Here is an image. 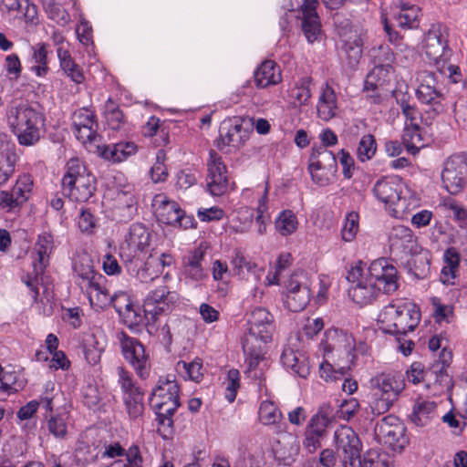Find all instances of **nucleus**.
<instances>
[{
    "label": "nucleus",
    "mask_w": 467,
    "mask_h": 467,
    "mask_svg": "<svg viewBox=\"0 0 467 467\" xmlns=\"http://www.w3.org/2000/svg\"><path fill=\"white\" fill-rule=\"evenodd\" d=\"M59 65L63 72L75 84H81L85 81V76L82 68L71 57L68 50L63 47L57 49Z\"/></svg>",
    "instance_id": "obj_37"
},
{
    "label": "nucleus",
    "mask_w": 467,
    "mask_h": 467,
    "mask_svg": "<svg viewBox=\"0 0 467 467\" xmlns=\"http://www.w3.org/2000/svg\"><path fill=\"white\" fill-rule=\"evenodd\" d=\"M207 170L208 174H221L227 175V169L225 164L223 163L222 157L214 150H210L209 152V160L207 161Z\"/></svg>",
    "instance_id": "obj_60"
},
{
    "label": "nucleus",
    "mask_w": 467,
    "mask_h": 467,
    "mask_svg": "<svg viewBox=\"0 0 467 467\" xmlns=\"http://www.w3.org/2000/svg\"><path fill=\"white\" fill-rule=\"evenodd\" d=\"M377 144L373 135L366 134L361 137L358 149L357 156L360 161H366L373 158L376 154Z\"/></svg>",
    "instance_id": "obj_50"
},
{
    "label": "nucleus",
    "mask_w": 467,
    "mask_h": 467,
    "mask_svg": "<svg viewBox=\"0 0 467 467\" xmlns=\"http://www.w3.org/2000/svg\"><path fill=\"white\" fill-rule=\"evenodd\" d=\"M99 156L106 161L121 162L136 154L138 147L131 141H120L114 144L98 146Z\"/></svg>",
    "instance_id": "obj_28"
},
{
    "label": "nucleus",
    "mask_w": 467,
    "mask_h": 467,
    "mask_svg": "<svg viewBox=\"0 0 467 467\" xmlns=\"http://www.w3.org/2000/svg\"><path fill=\"white\" fill-rule=\"evenodd\" d=\"M377 390H372L371 400L369 401L370 411L375 416L382 415L389 410L396 401L386 395H380Z\"/></svg>",
    "instance_id": "obj_48"
},
{
    "label": "nucleus",
    "mask_w": 467,
    "mask_h": 467,
    "mask_svg": "<svg viewBox=\"0 0 467 467\" xmlns=\"http://www.w3.org/2000/svg\"><path fill=\"white\" fill-rule=\"evenodd\" d=\"M120 348L125 360L132 367L137 376L145 380L150 374V361L144 346L139 339L121 333Z\"/></svg>",
    "instance_id": "obj_12"
},
{
    "label": "nucleus",
    "mask_w": 467,
    "mask_h": 467,
    "mask_svg": "<svg viewBox=\"0 0 467 467\" xmlns=\"http://www.w3.org/2000/svg\"><path fill=\"white\" fill-rule=\"evenodd\" d=\"M17 161L16 145L9 135L0 132V160Z\"/></svg>",
    "instance_id": "obj_59"
},
{
    "label": "nucleus",
    "mask_w": 467,
    "mask_h": 467,
    "mask_svg": "<svg viewBox=\"0 0 467 467\" xmlns=\"http://www.w3.org/2000/svg\"><path fill=\"white\" fill-rule=\"evenodd\" d=\"M156 414L158 422L157 432L164 439H170L173 434V420L172 416L175 411H168L165 413L161 410H153Z\"/></svg>",
    "instance_id": "obj_49"
},
{
    "label": "nucleus",
    "mask_w": 467,
    "mask_h": 467,
    "mask_svg": "<svg viewBox=\"0 0 467 467\" xmlns=\"http://www.w3.org/2000/svg\"><path fill=\"white\" fill-rule=\"evenodd\" d=\"M123 455L126 457L127 462H125V465L127 467L144 466V459L139 446L131 445L127 451H125Z\"/></svg>",
    "instance_id": "obj_62"
},
{
    "label": "nucleus",
    "mask_w": 467,
    "mask_h": 467,
    "mask_svg": "<svg viewBox=\"0 0 467 467\" xmlns=\"http://www.w3.org/2000/svg\"><path fill=\"white\" fill-rule=\"evenodd\" d=\"M308 171L314 183L326 186L337 172V158L324 147H313L308 160Z\"/></svg>",
    "instance_id": "obj_9"
},
{
    "label": "nucleus",
    "mask_w": 467,
    "mask_h": 467,
    "mask_svg": "<svg viewBox=\"0 0 467 467\" xmlns=\"http://www.w3.org/2000/svg\"><path fill=\"white\" fill-rule=\"evenodd\" d=\"M283 366L292 373L306 379L310 373V366L306 357L292 348H285L281 355Z\"/></svg>",
    "instance_id": "obj_29"
},
{
    "label": "nucleus",
    "mask_w": 467,
    "mask_h": 467,
    "mask_svg": "<svg viewBox=\"0 0 467 467\" xmlns=\"http://www.w3.org/2000/svg\"><path fill=\"white\" fill-rule=\"evenodd\" d=\"M137 212V202L130 190L117 191L112 206L113 216L119 222L130 220Z\"/></svg>",
    "instance_id": "obj_26"
},
{
    "label": "nucleus",
    "mask_w": 467,
    "mask_h": 467,
    "mask_svg": "<svg viewBox=\"0 0 467 467\" xmlns=\"http://www.w3.org/2000/svg\"><path fill=\"white\" fill-rule=\"evenodd\" d=\"M125 410L131 420H137L143 414V392L123 398Z\"/></svg>",
    "instance_id": "obj_51"
},
{
    "label": "nucleus",
    "mask_w": 467,
    "mask_h": 467,
    "mask_svg": "<svg viewBox=\"0 0 467 467\" xmlns=\"http://www.w3.org/2000/svg\"><path fill=\"white\" fill-rule=\"evenodd\" d=\"M22 389V383L16 379L15 372H4L0 377V390L6 393L17 392Z\"/></svg>",
    "instance_id": "obj_61"
},
{
    "label": "nucleus",
    "mask_w": 467,
    "mask_h": 467,
    "mask_svg": "<svg viewBox=\"0 0 467 467\" xmlns=\"http://www.w3.org/2000/svg\"><path fill=\"white\" fill-rule=\"evenodd\" d=\"M317 0H303L300 6L302 13V30L309 43L317 41L321 34V21L317 15Z\"/></svg>",
    "instance_id": "obj_25"
},
{
    "label": "nucleus",
    "mask_w": 467,
    "mask_h": 467,
    "mask_svg": "<svg viewBox=\"0 0 467 467\" xmlns=\"http://www.w3.org/2000/svg\"><path fill=\"white\" fill-rule=\"evenodd\" d=\"M327 338H331L332 342L327 343V348L329 351H332L336 348H340L344 347L345 352L347 354H350L352 350V343L354 342V338L351 336H348L347 333L342 330H335L333 332L327 333Z\"/></svg>",
    "instance_id": "obj_47"
},
{
    "label": "nucleus",
    "mask_w": 467,
    "mask_h": 467,
    "mask_svg": "<svg viewBox=\"0 0 467 467\" xmlns=\"http://www.w3.org/2000/svg\"><path fill=\"white\" fill-rule=\"evenodd\" d=\"M401 140L407 150L413 155L416 154L425 146L420 124L410 123V126H404Z\"/></svg>",
    "instance_id": "obj_38"
},
{
    "label": "nucleus",
    "mask_w": 467,
    "mask_h": 467,
    "mask_svg": "<svg viewBox=\"0 0 467 467\" xmlns=\"http://www.w3.org/2000/svg\"><path fill=\"white\" fill-rule=\"evenodd\" d=\"M448 28L442 24H432L424 35L421 49L430 63L443 72L446 62L450 59L451 50L448 46Z\"/></svg>",
    "instance_id": "obj_7"
},
{
    "label": "nucleus",
    "mask_w": 467,
    "mask_h": 467,
    "mask_svg": "<svg viewBox=\"0 0 467 467\" xmlns=\"http://www.w3.org/2000/svg\"><path fill=\"white\" fill-rule=\"evenodd\" d=\"M360 467H389V458L377 450H368L360 458Z\"/></svg>",
    "instance_id": "obj_52"
},
{
    "label": "nucleus",
    "mask_w": 467,
    "mask_h": 467,
    "mask_svg": "<svg viewBox=\"0 0 467 467\" xmlns=\"http://www.w3.org/2000/svg\"><path fill=\"white\" fill-rule=\"evenodd\" d=\"M449 209L452 213V217L458 225L467 231V210L452 201L449 203Z\"/></svg>",
    "instance_id": "obj_64"
},
{
    "label": "nucleus",
    "mask_w": 467,
    "mask_h": 467,
    "mask_svg": "<svg viewBox=\"0 0 467 467\" xmlns=\"http://www.w3.org/2000/svg\"><path fill=\"white\" fill-rule=\"evenodd\" d=\"M281 432V440L277 441L280 447L276 449V451L280 458L283 460L284 464L290 465L296 461V458L299 453V441L297 437L293 433L285 432L283 431Z\"/></svg>",
    "instance_id": "obj_36"
},
{
    "label": "nucleus",
    "mask_w": 467,
    "mask_h": 467,
    "mask_svg": "<svg viewBox=\"0 0 467 467\" xmlns=\"http://www.w3.org/2000/svg\"><path fill=\"white\" fill-rule=\"evenodd\" d=\"M53 235H38V240L35 245V251L38 256L37 262H34V271L36 277L26 281V286L31 291V296L34 302L37 301L38 292V275L43 272L48 263V257L53 250Z\"/></svg>",
    "instance_id": "obj_21"
},
{
    "label": "nucleus",
    "mask_w": 467,
    "mask_h": 467,
    "mask_svg": "<svg viewBox=\"0 0 467 467\" xmlns=\"http://www.w3.org/2000/svg\"><path fill=\"white\" fill-rule=\"evenodd\" d=\"M372 390H377L380 395H386L394 400H398L400 393L405 389V378L401 372L390 371L380 373L370 380Z\"/></svg>",
    "instance_id": "obj_23"
},
{
    "label": "nucleus",
    "mask_w": 467,
    "mask_h": 467,
    "mask_svg": "<svg viewBox=\"0 0 467 467\" xmlns=\"http://www.w3.org/2000/svg\"><path fill=\"white\" fill-rule=\"evenodd\" d=\"M78 225L82 232L91 233L96 229L97 220L88 210L82 209L78 218Z\"/></svg>",
    "instance_id": "obj_63"
},
{
    "label": "nucleus",
    "mask_w": 467,
    "mask_h": 467,
    "mask_svg": "<svg viewBox=\"0 0 467 467\" xmlns=\"http://www.w3.org/2000/svg\"><path fill=\"white\" fill-rule=\"evenodd\" d=\"M179 391L180 388L175 380V376L161 377L150 397L152 410L165 413L176 411L180 407Z\"/></svg>",
    "instance_id": "obj_11"
},
{
    "label": "nucleus",
    "mask_w": 467,
    "mask_h": 467,
    "mask_svg": "<svg viewBox=\"0 0 467 467\" xmlns=\"http://www.w3.org/2000/svg\"><path fill=\"white\" fill-rule=\"evenodd\" d=\"M178 300L179 295L176 292L170 291L165 285L150 291L143 304L145 325H154L158 317L168 312L171 309V306L174 305Z\"/></svg>",
    "instance_id": "obj_15"
},
{
    "label": "nucleus",
    "mask_w": 467,
    "mask_h": 467,
    "mask_svg": "<svg viewBox=\"0 0 467 467\" xmlns=\"http://www.w3.org/2000/svg\"><path fill=\"white\" fill-rule=\"evenodd\" d=\"M338 109L337 97L334 88L327 83L321 88L317 104V116L324 121L336 117Z\"/></svg>",
    "instance_id": "obj_30"
},
{
    "label": "nucleus",
    "mask_w": 467,
    "mask_h": 467,
    "mask_svg": "<svg viewBox=\"0 0 467 467\" xmlns=\"http://www.w3.org/2000/svg\"><path fill=\"white\" fill-rule=\"evenodd\" d=\"M417 98L420 101L425 104L433 105V109L439 111L441 109V101L442 94L438 88H431L427 85H419L416 90Z\"/></svg>",
    "instance_id": "obj_43"
},
{
    "label": "nucleus",
    "mask_w": 467,
    "mask_h": 467,
    "mask_svg": "<svg viewBox=\"0 0 467 467\" xmlns=\"http://www.w3.org/2000/svg\"><path fill=\"white\" fill-rule=\"evenodd\" d=\"M420 9L418 5L400 3L393 8V18L402 29H414L419 26Z\"/></svg>",
    "instance_id": "obj_33"
},
{
    "label": "nucleus",
    "mask_w": 467,
    "mask_h": 467,
    "mask_svg": "<svg viewBox=\"0 0 467 467\" xmlns=\"http://www.w3.org/2000/svg\"><path fill=\"white\" fill-rule=\"evenodd\" d=\"M33 186V181L28 174H23L16 180V184L11 189L13 197L15 196L16 202L23 204L30 196Z\"/></svg>",
    "instance_id": "obj_45"
},
{
    "label": "nucleus",
    "mask_w": 467,
    "mask_h": 467,
    "mask_svg": "<svg viewBox=\"0 0 467 467\" xmlns=\"http://www.w3.org/2000/svg\"><path fill=\"white\" fill-rule=\"evenodd\" d=\"M330 421L329 416L324 410H319L309 420L306 430L325 435L326 429Z\"/></svg>",
    "instance_id": "obj_56"
},
{
    "label": "nucleus",
    "mask_w": 467,
    "mask_h": 467,
    "mask_svg": "<svg viewBox=\"0 0 467 467\" xmlns=\"http://www.w3.org/2000/svg\"><path fill=\"white\" fill-rule=\"evenodd\" d=\"M228 187L227 175H207V189L212 195L222 196L228 191Z\"/></svg>",
    "instance_id": "obj_54"
},
{
    "label": "nucleus",
    "mask_w": 467,
    "mask_h": 467,
    "mask_svg": "<svg viewBox=\"0 0 467 467\" xmlns=\"http://www.w3.org/2000/svg\"><path fill=\"white\" fill-rule=\"evenodd\" d=\"M281 79L280 67L272 60L264 61L254 72V82L258 88L276 85Z\"/></svg>",
    "instance_id": "obj_35"
},
{
    "label": "nucleus",
    "mask_w": 467,
    "mask_h": 467,
    "mask_svg": "<svg viewBox=\"0 0 467 467\" xmlns=\"http://www.w3.org/2000/svg\"><path fill=\"white\" fill-rule=\"evenodd\" d=\"M105 276L94 270L92 261L88 260V280H77L78 285L87 295L90 306L97 311L112 306L116 312L122 313L119 299L127 301V294L119 292L111 296L104 285Z\"/></svg>",
    "instance_id": "obj_5"
},
{
    "label": "nucleus",
    "mask_w": 467,
    "mask_h": 467,
    "mask_svg": "<svg viewBox=\"0 0 467 467\" xmlns=\"http://www.w3.org/2000/svg\"><path fill=\"white\" fill-rule=\"evenodd\" d=\"M368 273L378 291L392 294L398 290V270L387 258L381 257L373 261L368 267Z\"/></svg>",
    "instance_id": "obj_17"
},
{
    "label": "nucleus",
    "mask_w": 467,
    "mask_h": 467,
    "mask_svg": "<svg viewBox=\"0 0 467 467\" xmlns=\"http://www.w3.org/2000/svg\"><path fill=\"white\" fill-rule=\"evenodd\" d=\"M7 119L20 145L29 147L38 142L44 118L32 106L21 102L10 107Z\"/></svg>",
    "instance_id": "obj_2"
},
{
    "label": "nucleus",
    "mask_w": 467,
    "mask_h": 467,
    "mask_svg": "<svg viewBox=\"0 0 467 467\" xmlns=\"http://www.w3.org/2000/svg\"><path fill=\"white\" fill-rule=\"evenodd\" d=\"M117 382L119 385L123 398L142 393L130 371L122 366L116 368Z\"/></svg>",
    "instance_id": "obj_42"
},
{
    "label": "nucleus",
    "mask_w": 467,
    "mask_h": 467,
    "mask_svg": "<svg viewBox=\"0 0 467 467\" xmlns=\"http://www.w3.org/2000/svg\"><path fill=\"white\" fill-rule=\"evenodd\" d=\"M420 320V310L410 301L390 303L379 313L378 319L383 332L396 336H405L413 331Z\"/></svg>",
    "instance_id": "obj_3"
},
{
    "label": "nucleus",
    "mask_w": 467,
    "mask_h": 467,
    "mask_svg": "<svg viewBox=\"0 0 467 467\" xmlns=\"http://www.w3.org/2000/svg\"><path fill=\"white\" fill-rule=\"evenodd\" d=\"M378 292V289L371 280L351 285V286L348 288L349 297L356 304L360 306L371 303L372 300L377 296Z\"/></svg>",
    "instance_id": "obj_39"
},
{
    "label": "nucleus",
    "mask_w": 467,
    "mask_h": 467,
    "mask_svg": "<svg viewBox=\"0 0 467 467\" xmlns=\"http://www.w3.org/2000/svg\"><path fill=\"white\" fill-rule=\"evenodd\" d=\"M337 456L344 467H360L362 445L358 434L348 426H340L334 433Z\"/></svg>",
    "instance_id": "obj_10"
},
{
    "label": "nucleus",
    "mask_w": 467,
    "mask_h": 467,
    "mask_svg": "<svg viewBox=\"0 0 467 467\" xmlns=\"http://www.w3.org/2000/svg\"><path fill=\"white\" fill-rule=\"evenodd\" d=\"M349 367L335 368L329 363H321L319 368L320 377L326 381L342 380V390L348 394H353L358 389V382L348 378Z\"/></svg>",
    "instance_id": "obj_27"
},
{
    "label": "nucleus",
    "mask_w": 467,
    "mask_h": 467,
    "mask_svg": "<svg viewBox=\"0 0 467 467\" xmlns=\"http://www.w3.org/2000/svg\"><path fill=\"white\" fill-rule=\"evenodd\" d=\"M240 373L237 369H230L227 373L226 387H225V399L229 402H233L237 394V389L240 387Z\"/></svg>",
    "instance_id": "obj_57"
},
{
    "label": "nucleus",
    "mask_w": 467,
    "mask_h": 467,
    "mask_svg": "<svg viewBox=\"0 0 467 467\" xmlns=\"http://www.w3.org/2000/svg\"><path fill=\"white\" fill-rule=\"evenodd\" d=\"M375 432L379 441L393 451H401L407 441L404 435L405 427L395 416L384 417L377 424Z\"/></svg>",
    "instance_id": "obj_19"
},
{
    "label": "nucleus",
    "mask_w": 467,
    "mask_h": 467,
    "mask_svg": "<svg viewBox=\"0 0 467 467\" xmlns=\"http://www.w3.org/2000/svg\"><path fill=\"white\" fill-rule=\"evenodd\" d=\"M443 188L450 194H458L467 186V157L463 154L450 156L441 171Z\"/></svg>",
    "instance_id": "obj_13"
},
{
    "label": "nucleus",
    "mask_w": 467,
    "mask_h": 467,
    "mask_svg": "<svg viewBox=\"0 0 467 467\" xmlns=\"http://www.w3.org/2000/svg\"><path fill=\"white\" fill-rule=\"evenodd\" d=\"M119 251L120 257L126 264L128 271L137 272L138 278L143 281L146 269H137V267L141 265L142 261L139 258L140 253L135 245L133 238L128 235L125 241L120 244Z\"/></svg>",
    "instance_id": "obj_32"
},
{
    "label": "nucleus",
    "mask_w": 467,
    "mask_h": 467,
    "mask_svg": "<svg viewBox=\"0 0 467 467\" xmlns=\"http://www.w3.org/2000/svg\"><path fill=\"white\" fill-rule=\"evenodd\" d=\"M47 47L37 43L30 47L28 63L30 70L38 78H44L49 71Z\"/></svg>",
    "instance_id": "obj_34"
},
{
    "label": "nucleus",
    "mask_w": 467,
    "mask_h": 467,
    "mask_svg": "<svg viewBox=\"0 0 467 467\" xmlns=\"http://www.w3.org/2000/svg\"><path fill=\"white\" fill-rule=\"evenodd\" d=\"M95 176L77 158L70 159L62 178L63 191L76 202L88 201L96 191Z\"/></svg>",
    "instance_id": "obj_4"
},
{
    "label": "nucleus",
    "mask_w": 467,
    "mask_h": 467,
    "mask_svg": "<svg viewBox=\"0 0 467 467\" xmlns=\"http://www.w3.org/2000/svg\"><path fill=\"white\" fill-rule=\"evenodd\" d=\"M154 215L159 223L176 226L182 216L180 205L164 193L156 194L151 202Z\"/></svg>",
    "instance_id": "obj_24"
},
{
    "label": "nucleus",
    "mask_w": 467,
    "mask_h": 467,
    "mask_svg": "<svg viewBox=\"0 0 467 467\" xmlns=\"http://www.w3.org/2000/svg\"><path fill=\"white\" fill-rule=\"evenodd\" d=\"M370 57L374 67L365 79L366 89H375L379 86H384L394 73L395 55L388 45L373 47L370 50Z\"/></svg>",
    "instance_id": "obj_8"
},
{
    "label": "nucleus",
    "mask_w": 467,
    "mask_h": 467,
    "mask_svg": "<svg viewBox=\"0 0 467 467\" xmlns=\"http://www.w3.org/2000/svg\"><path fill=\"white\" fill-rule=\"evenodd\" d=\"M165 160L164 150H160L156 155V162L150 169V177L155 183L164 182L168 177L167 168L164 164Z\"/></svg>",
    "instance_id": "obj_55"
},
{
    "label": "nucleus",
    "mask_w": 467,
    "mask_h": 467,
    "mask_svg": "<svg viewBox=\"0 0 467 467\" xmlns=\"http://www.w3.org/2000/svg\"><path fill=\"white\" fill-rule=\"evenodd\" d=\"M248 333L243 339L248 371L255 370L264 360L265 346L275 330L274 316L265 307H255L248 318Z\"/></svg>",
    "instance_id": "obj_1"
},
{
    "label": "nucleus",
    "mask_w": 467,
    "mask_h": 467,
    "mask_svg": "<svg viewBox=\"0 0 467 467\" xmlns=\"http://www.w3.org/2000/svg\"><path fill=\"white\" fill-rule=\"evenodd\" d=\"M275 224L278 232L293 234L297 229L298 221L295 213L290 210H284L276 217Z\"/></svg>",
    "instance_id": "obj_46"
},
{
    "label": "nucleus",
    "mask_w": 467,
    "mask_h": 467,
    "mask_svg": "<svg viewBox=\"0 0 467 467\" xmlns=\"http://www.w3.org/2000/svg\"><path fill=\"white\" fill-rule=\"evenodd\" d=\"M391 242L393 250L401 249L406 256L402 262L404 268L416 279H424L430 273L431 254L423 249L413 235H395Z\"/></svg>",
    "instance_id": "obj_6"
},
{
    "label": "nucleus",
    "mask_w": 467,
    "mask_h": 467,
    "mask_svg": "<svg viewBox=\"0 0 467 467\" xmlns=\"http://www.w3.org/2000/svg\"><path fill=\"white\" fill-rule=\"evenodd\" d=\"M41 4L47 17L58 26H65L70 23V15L56 0H41Z\"/></svg>",
    "instance_id": "obj_41"
},
{
    "label": "nucleus",
    "mask_w": 467,
    "mask_h": 467,
    "mask_svg": "<svg viewBox=\"0 0 467 467\" xmlns=\"http://www.w3.org/2000/svg\"><path fill=\"white\" fill-rule=\"evenodd\" d=\"M286 305L293 312H299L308 305L311 291L306 273L299 271L294 273L285 283Z\"/></svg>",
    "instance_id": "obj_16"
},
{
    "label": "nucleus",
    "mask_w": 467,
    "mask_h": 467,
    "mask_svg": "<svg viewBox=\"0 0 467 467\" xmlns=\"http://www.w3.org/2000/svg\"><path fill=\"white\" fill-rule=\"evenodd\" d=\"M250 119H245L238 116L225 119L220 126L219 138L216 145L223 150L225 147H231L234 150L240 149L249 139Z\"/></svg>",
    "instance_id": "obj_14"
},
{
    "label": "nucleus",
    "mask_w": 467,
    "mask_h": 467,
    "mask_svg": "<svg viewBox=\"0 0 467 467\" xmlns=\"http://www.w3.org/2000/svg\"><path fill=\"white\" fill-rule=\"evenodd\" d=\"M259 420L264 425H275L278 428V431H282L285 426V423H281L282 413L277 407L271 401L265 400L259 407Z\"/></svg>",
    "instance_id": "obj_40"
},
{
    "label": "nucleus",
    "mask_w": 467,
    "mask_h": 467,
    "mask_svg": "<svg viewBox=\"0 0 467 467\" xmlns=\"http://www.w3.org/2000/svg\"><path fill=\"white\" fill-rule=\"evenodd\" d=\"M206 249L207 246L201 244L182 259L184 273L193 281H202L206 276L202 265Z\"/></svg>",
    "instance_id": "obj_31"
},
{
    "label": "nucleus",
    "mask_w": 467,
    "mask_h": 467,
    "mask_svg": "<svg viewBox=\"0 0 467 467\" xmlns=\"http://www.w3.org/2000/svg\"><path fill=\"white\" fill-rule=\"evenodd\" d=\"M335 24L337 34L343 44V49L348 57V64L350 67H354L358 64L362 56V37L357 30H354L352 26H350L348 20L344 25H338L337 21H335Z\"/></svg>",
    "instance_id": "obj_22"
},
{
    "label": "nucleus",
    "mask_w": 467,
    "mask_h": 467,
    "mask_svg": "<svg viewBox=\"0 0 467 467\" xmlns=\"http://www.w3.org/2000/svg\"><path fill=\"white\" fill-rule=\"evenodd\" d=\"M176 370L184 374L189 379L199 382L202 379V361L201 358H195L192 362L179 361L176 364Z\"/></svg>",
    "instance_id": "obj_44"
},
{
    "label": "nucleus",
    "mask_w": 467,
    "mask_h": 467,
    "mask_svg": "<svg viewBox=\"0 0 467 467\" xmlns=\"http://www.w3.org/2000/svg\"><path fill=\"white\" fill-rule=\"evenodd\" d=\"M311 80L308 78L300 79L291 90V97L299 105H306L311 98Z\"/></svg>",
    "instance_id": "obj_53"
},
{
    "label": "nucleus",
    "mask_w": 467,
    "mask_h": 467,
    "mask_svg": "<svg viewBox=\"0 0 467 467\" xmlns=\"http://www.w3.org/2000/svg\"><path fill=\"white\" fill-rule=\"evenodd\" d=\"M47 429L57 439H64L67 433L66 420L61 415L51 416L47 420Z\"/></svg>",
    "instance_id": "obj_58"
},
{
    "label": "nucleus",
    "mask_w": 467,
    "mask_h": 467,
    "mask_svg": "<svg viewBox=\"0 0 467 467\" xmlns=\"http://www.w3.org/2000/svg\"><path fill=\"white\" fill-rule=\"evenodd\" d=\"M72 130L82 144H92L96 141L98 122L95 113L87 108L77 109L72 115Z\"/></svg>",
    "instance_id": "obj_20"
},
{
    "label": "nucleus",
    "mask_w": 467,
    "mask_h": 467,
    "mask_svg": "<svg viewBox=\"0 0 467 467\" xmlns=\"http://www.w3.org/2000/svg\"><path fill=\"white\" fill-rule=\"evenodd\" d=\"M402 185L397 176L384 177L376 182L373 187L374 196L386 205L393 207L395 213L404 211L405 201L401 199Z\"/></svg>",
    "instance_id": "obj_18"
}]
</instances>
